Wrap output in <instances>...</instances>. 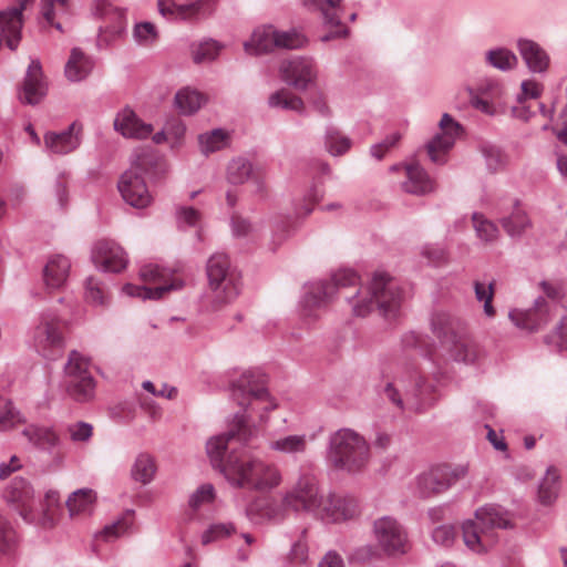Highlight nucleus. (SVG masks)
Returning a JSON list of instances; mask_svg holds the SVG:
<instances>
[{"label":"nucleus","mask_w":567,"mask_h":567,"mask_svg":"<svg viewBox=\"0 0 567 567\" xmlns=\"http://www.w3.org/2000/svg\"><path fill=\"white\" fill-rule=\"evenodd\" d=\"M154 457L148 453H140L131 468L132 478L143 485L150 484L156 474Z\"/></svg>","instance_id":"37998d69"},{"label":"nucleus","mask_w":567,"mask_h":567,"mask_svg":"<svg viewBox=\"0 0 567 567\" xmlns=\"http://www.w3.org/2000/svg\"><path fill=\"white\" fill-rule=\"evenodd\" d=\"M277 48L281 49H300L307 42L305 35L296 31H277L276 30Z\"/></svg>","instance_id":"bf43d9fd"},{"label":"nucleus","mask_w":567,"mask_h":567,"mask_svg":"<svg viewBox=\"0 0 567 567\" xmlns=\"http://www.w3.org/2000/svg\"><path fill=\"white\" fill-rule=\"evenodd\" d=\"M114 128L124 137L146 138L153 132V126L143 122L136 113L125 107L116 114L114 118Z\"/></svg>","instance_id":"bb28decb"},{"label":"nucleus","mask_w":567,"mask_h":567,"mask_svg":"<svg viewBox=\"0 0 567 567\" xmlns=\"http://www.w3.org/2000/svg\"><path fill=\"white\" fill-rule=\"evenodd\" d=\"M269 449L274 452L298 456L307 452L308 439L306 434H289L269 442Z\"/></svg>","instance_id":"58836bf2"},{"label":"nucleus","mask_w":567,"mask_h":567,"mask_svg":"<svg viewBox=\"0 0 567 567\" xmlns=\"http://www.w3.org/2000/svg\"><path fill=\"white\" fill-rule=\"evenodd\" d=\"M480 151L491 173L501 172L507 166L508 156L499 146L492 143H482Z\"/></svg>","instance_id":"49530a36"},{"label":"nucleus","mask_w":567,"mask_h":567,"mask_svg":"<svg viewBox=\"0 0 567 567\" xmlns=\"http://www.w3.org/2000/svg\"><path fill=\"white\" fill-rule=\"evenodd\" d=\"M509 513L498 505H485L475 511L474 518L462 524L464 545L475 554L487 553L497 542V530L512 528Z\"/></svg>","instance_id":"20e7f679"},{"label":"nucleus","mask_w":567,"mask_h":567,"mask_svg":"<svg viewBox=\"0 0 567 567\" xmlns=\"http://www.w3.org/2000/svg\"><path fill=\"white\" fill-rule=\"evenodd\" d=\"M560 474L555 466H548L538 486V501L543 505L553 504L558 497Z\"/></svg>","instance_id":"ea45409f"},{"label":"nucleus","mask_w":567,"mask_h":567,"mask_svg":"<svg viewBox=\"0 0 567 567\" xmlns=\"http://www.w3.org/2000/svg\"><path fill=\"white\" fill-rule=\"evenodd\" d=\"M323 496L319 493L315 477L302 475L295 487L287 492L282 498V505L295 512H308L318 516L323 504Z\"/></svg>","instance_id":"f8f14e48"},{"label":"nucleus","mask_w":567,"mask_h":567,"mask_svg":"<svg viewBox=\"0 0 567 567\" xmlns=\"http://www.w3.org/2000/svg\"><path fill=\"white\" fill-rule=\"evenodd\" d=\"M546 342L554 344L560 351H567V315L560 320L555 331L546 338Z\"/></svg>","instance_id":"774afa93"},{"label":"nucleus","mask_w":567,"mask_h":567,"mask_svg":"<svg viewBox=\"0 0 567 567\" xmlns=\"http://www.w3.org/2000/svg\"><path fill=\"white\" fill-rule=\"evenodd\" d=\"M517 49L530 72L545 73L548 70L550 58L537 42L529 39H518Z\"/></svg>","instance_id":"7c9ffc66"},{"label":"nucleus","mask_w":567,"mask_h":567,"mask_svg":"<svg viewBox=\"0 0 567 567\" xmlns=\"http://www.w3.org/2000/svg\"><path fill=\"white\" fill-rule=\"evenodd\" d=\"M22 435L35 447L52 453L61 443L58 433L50 426L30 424L22 431Z\"/></svg>","instance_id":"72a5a7b5"},{"label":"nucleus","mask_w":567,"mask_h":567,"mask_svg":"<svg viewBox=\"0 0 567 567\" xmlns=\"http://www.w3.org/2000/svg\"><path fill=\"white\" fill-rule=\"evenodd\" d=\"M503 216L499 223L505 233L512 238H520L523 234L532 226V221L519 200L515 199L511 207L502 209Z\"/></svg>","instance_id":"cd10ccee"},{"label":"nucleus","mask_w":567,"mask_h":567,"mask_svg":"<svg viewBox=\"0 0 567 567\" xmlns=\"http://www.w3.org/2000/svg\"><path fill=\"white\" fill-rule=\"evenodd\" d=\"M140 277L145 284L154 285V287L136 286L127 284L123 287V291L131 297L141 299L158 300L173 290H179L183 287V280L174 276V274L158 265L148 264L141 268Z\"/></svg>","instance_id":"423d86ee"},{"label":"nucleus","mask_w":567,"mask_h":567,"mask_svg":"<svg viewBox=\"0 0 567 567\" xmlns=\"http://www.w3.org/2000/svg\"><path fill=\"white\" fill-rule=\"evenodd\" d=\"M374 535L379 547L389 556L406 553L408 536L396 519L384 516L374 522Z\"/></svg>","instance_id":"4468645a"},{"label":"nucleus","mask_w":567,"mask_h":567,"mask_svg":"<svg viewBox=\"0 0 567 567\" xmlns=\"http://www.w3.org/2000/svg\"><path fill=\"white\" fill-rule=\"evenodd\" d=\"M450 357L464 364H477L484 357V350L474 340L460 334L449 347Z\"/></svg>","instance_id":"473e14b6"},{"label":"nucleus","mask_w":567,"mask_h":567,"mask_svg":"<svg viewBox=\"0 0 567 567\" xmlns=\"http://www.w3.org/2000/svg\"><path fill=\"white\" fill-rule=\"evenodd\" d=\"M132 514L133 512H127L113 523L105 525L104 528L96 535V537L102 538L105 542H110L123 536L133 525Z\"/></svg>","instance_id":"3c124183"},{"label":"nucleus","mask_w":567,"mask_h":567,"mask_svg":"<svg viewBox=\"0 0 567 567\" xmlns=\"http://www.w3.org/2000/svg\"><path fill=\"white\" fill-rule=\"evenodd\" d=\"M280 76L288 85L299 91L307 90L317 80L318 70L312 59L295 56L281 62Z\"/></svg>","instance_id":"dca6fc26"},{"label":"nucleus","mask_w":567,"mask_h":567,"mask_svg":"<svg viewBox=\"0 0 567 567\" xmlns=\"http://www.w3.org/2000/svg\"><path fill=\"white\" fill-rule=\"evenodd\" d=\"M229 390L233 400L243 408L252 405L254 402L265 403L261 408L264 413H268L276 408V404L269 400V393L264 385L262 377L256 372H243L230 382Z\"/></svg>","instance_id":"9b49d317"},{"label":"nucleus","mask_w":567,"mask_h":567,"mask_svg":"<svg viewBox=\"0 0 567 567\" xmlns=\"http://www.w3.org/2000/svg\"><path fill=\"white\" fill-rule=\"evenodd\" d=\"M3 498L27 523L34 522V489L23 477H14L4 488Z\"/></svg>","instance_id":"2eb2a0df"},{"label":"nucleus","mask_w":567,"mask_h":567,"mask_svg":"<svg viewBox=\"0 0 567 567\" xmlns=\"http://www.w3.org/2000/svg\"><path fill=\"white\" fill-rule=\"evenodd\" d=\"M85 299L93 305H104L106 295L101 284L93 277L86 279Z\"/></svg>","instance_id":"0e129e2a"},{"label":"nucleus","mask_w":567,"mask_h":567,"mask_svg":"<svg viewBox=\"0 0 567 567\" xmlns=\"http://www.w3.org/2000/svg\"><path fill=\"white\" fill-rule=\"evenodd\" d=\"M226 178L233 185H243L251 178L257 192L262 193L266 189L262 178L257 173H254L252 163L241 156L233 158L228 163Z\"/></svg>","instance_id":"c756f323"},{"label":"nucleus","mask_w":567,"mask_h":567,"mask_svg":"<svg viewBox=\"0 0 567 567\" xmlns=\"http://www.w3.org/2000/svg\"><path fill=\"white\" fill-rule=\"evenodd\" d=\"M432 385L427 384L421 377L415 381V388L412 392L405 393L403 399L393 383H388L384 388L385 396L399 409H409L412 411H421L431 405L434 401L430 396Z\"/></svg>","instance_id":"6ab92c4d"},{"label":"nucleus","mask_w":567,"mask_h":567,"mask_svg":"<svg viewBox=\"0 0 567 567\" xmlns=\"http://www.w3.org/2000/svg\"><path fill=\"white\" fill-rule=\"evenodd\" d=\"M472 220L476 235L481 240L492 243L498 238L499 231L497 226L484 215L474 213Z\"/></svg>","instance_id":"603ef678"},{"label":"nucleus","mask_w":567,"mask_h":567,"mask_svg":"<svg viewBox=\"0 0 567 567\" xmlns=\"http://www.w3.org/2000/svg\"><path fill=\"white\" fill-rule=\"evenodd\" d=\"M166 172L167 164L162 156L153 152L138 154L117 182V189L123 200L136 209L148 207L153 197L146 186L144 175L159 179Z\"/></svg>","instance_id":"7ed1b4c3"},{"label":"nucleus","mask_w":567,"mask_h":567,"mask_svg":"<svg viewBox=\"0 0 567 567\" xmlns=\"http://www.w3.org/2000/svg\"><path fill=\"white\" fill-rule=\"evenodd\" d=\"M204 102L205 99L202 93L189 87L179 90L175 95V105L184 115L197 112Z\"/></svg>","instance_id":"de8ad7c7"},{"label":"nucleus","mask_w":567,"mask_h":567,"mask_svg":"<svg viewBox=\"0 0 567 567\" xmlns=\"http://www.w3.org/2000/svg\"><path fill=\"white\" fill-rule=\"evenodd\" d=\"M433 334L449 347L461 334L462 322L446 311H436L431 319Z\"/></svg>","instance_id":"2f4dec72"},{"label":"nucleus","mask_w":567,"mask_h":567,"mask_svg":"<svg viewBox=\"0 0 567 567\" xmlns=\"http://www.w3.org/2000/svg\"><path fill=\"white\" fill-rule=\"evenodd\" d=\"M133 38L140 45H152L158 38L156 27L151 22H140L133 28Z\"/></svg>","instance_id":"13d9d810"},{"label":"nucleus","mask_w":567,"mask_h":567,"mask_svg":"<svg viewBox=\"0 0 567 567\" xmlns=\"http://www.w3.org/2000/svg\"><path fill=\"white\" fill-rule=\"evenodd\" d=\"M93 60L87 56L81 49L74 48L65 64V76L72 82L84 80L92 71Z\"/></svg>","instance_id":"e433bc0d"},{"label":"nucleus","mask_w":567,"mask_h":567,"mask_svg":"<svg viewBox=\"0 0 567 567\" xmlns=\"http://www.w3.org/2000/svg\"><path fill=\"white\" fill-rule=\"evenodd\" d=\"M60 506L59 492L49 489L44 495V502L41 504V509L34 508V522H30L31 525L39 526L41 528H52L55 525V508Z\"/></svg>","instance_id":"4c0bfd02"},{"label":"nucleus","mask_w":567,"mask_h":567,"mask_svg":"<svg viewBox=\"0 0 567 567\" xmlns=\"http://www.w3.org/2000/svg\"><path fill=\"white\" fill-rule=\"evenodd\" d=\"M90 360L78 351H71L64 367L66 391L71 398L85 402L94 396L95 381L89 371Z\"/></svg>","instance_id":"1a4fd4ad"},{"label":"nucleus","mask_w":567,"mask_h":567,"mask_svg":"<svg viewBox=\"0 0 567 567\" xmlns=\"http://www.w3.org/2000/svg\"><path fill=\"white\" fill-rule=\"evenodd\" d=\"M224 45L213 39H207L192 45L193 61L197 64L214 61Z\"/></svg>","instance_id":"09e8293b"},{"label":"nucleus","mask_w":567,"mask_h":567,"mask_svg":"<svg viewBox=\"0 0 567 567\" xmlns=\"http://www.w3.org/2000/svg\"><path fill=\"white\" fill-rule=\"evenodd\" d=\"M229 143L230 134L223 128H214L198 135L199 151L205 156L226 148Z\"/></svg>","instance_id":"a19ab883"},{"label":"nucleus","mask_w":567,"mask_h":567,"mask_svg":"<svg viewBox=\"0 0 567 567\" xmlns=\"http://www.w3.org/2000/svg\"><path fill=\"white\" fill-rule=\"evenodd\" d=\"M71 7V0H41L40 11L42 17L48 23H52L53 20L61 14L69 12Z\"/></svg>","instance_id":"5fc2aeb1"},{"label":"nucleus","mask_w":567,"mask_h":567,"mask_svg":"<svg viewBox=\"0 0 567 567\" xmlns=\"http://www.w3.org/2000/svg\"><path fill=\"white\" fill-rule=\"evenodd\" d=\"M38 351L47 359L54 360L63 346L60 324L55 319L42 318L34 331Z\"/></svg>","instance_id":"5701e85b"},{"label":"nucleus","mask_w":567,"mask_h":567,"mask_svg":"<svg viewBox=\"0 0 567 567\" xmlns=\"http://www.w3.org/2000/svg\"><path fill=\"white\" fill-rule=\"evenodd\" d=\"M474 291L475 297L478 301L484 302V313L487 317H494L495 316V309L492 306V299L494 296V282H481L475 281L474 282Z\"/></svg>","instance_id":"4d7b16f0"},{"label":"nucleus","mask_w":567,"mask_h":567,"mask_svg":"<svg viewBox=\"0 0 567 567\" xmlns=\"http://www.w3.org/2000/svg\"><path fill=\"white\" fill-rule=\"evenodd\" d=\"M48 93V83L43 76L39 60H32L19 92V100L29 105L39 104Z\"/></svg>","instance_id":"b1692460"},{"label":"nucleus","mask_w":567,"mask_h":567,"mask_svg":"<svg viewBox=\"0 0 567 567\" xmlns=\"http://www.w3.org/2000/svg\"><path fill=\"white\" fill-rule=\"evenodd\" d=\"M96 493L92 488H80L68 497L65 505L71 518L89 516L93 513Z\"/></svg>","instance_id":"f704fd0d"},{"label":"nucleus","mask_w":567,"mask_h":567,"mask_svg":"<svg viewBox=\"0 0 567 567\" xmlns=\"http://www.w3.org/2000/svg\"><path fill=\"white\" fill-rule=\"evenodd\" d=\"M439 126L441 132L427 142L425 148L431 162L443 165L447 161V153L462 135L463 127L447 113L442 115Z\"/></svg>","instance_id":"ddd939ff"},{"label":"nucleus","mask_w":567,"mask_h":567,"mask_svg":"<svg viewBox=\"0 0 567 567\" xmlns=\"http://www.w3.org/2000/svg\"><path fill=\"white\" fill-rule=\"evenodd\" d=\"M323 144L330 155L341 156L351 148L352 141L338 128L328 126L324 132Z\"/></svg>","instance_id":"a18cd8bd"},{"label":"nucleus","mask_w":567,"mask_h":567,"mask_svg":"<svg viewBox=\"0 0 567 567\" xmlns=\"http://www.w3.org/2000/svg\"><path fill=\"white\" fill-rule=\"evenodd\" d=\"M277 48L276 30L272 27H265L254 31L250 42H245V50L248 53L260 54Z\"/></svg>","instance_id":"79ce46f5"},{"label":"nucleus","mask_w":567,"mask_h":567,"mask_svg":"<svg viewBox=\"0 0 567 567\" xmlns=\"http://www.w3.org/2000/svg\"><path fill=\"white\" fill-rule=\"evenodd\" d=\"M207 277L217 305L231 302L239 293V277L230 269L227 255L217 252L207 261Z\"/></svg>","instance_id":"0eeeda50"},{"label":"nucleus","mask_w":567,"mask_h":567,"mask_svg":"<svg viewBox=\"0 0 567 567\" xmlns=\"http://www.w3.org/2000/svg\"><path fill=\"white\" fill-rule=\"evenodd\" d=\"M358 513L357 499L351 496L331 494L323 498L318 517L327 522H339L352 518Z\"/></svg>","instance_id":"a878e982"},{"label":"nucleus","mask_w":567,"mask_h":567,"mask_svg":"<svg viewBox=\"0 0 567 567\" xmlns=\"http://www.w3.org/2000/svg\"><path fill=\"white\" fill-rule=\"evenodd\" d=\"M83 125L74 121L62 132L49 131L44 134V150L54 155H66L76 151L82 143Z\"/></svg>","instance_id":"412c9836"},{"label":"nucleus","mask_w":567,"mask_h":567,"mask_svg":"<svg viewBox=\"0 0 567 567\" xmlns=\"http://www.w3.org/2000/svg\"><path fill=\"white\" fill-rule=\"evenodd\" d=\"M234 532H235V526L231 523L213 524L209 526V528L206 532H204V534L202 536V543L204 545H207V544L215 542L219 538L227 537Z\"/></svg>","instance_id":"680f3d73"},{"label":"nucleus","mask_w":567,"mask_h":567,"mask_svg":"<svg viewBox=\"0 0 567 567\" xmlns=\"http://www.w3.org/2000/svg\"><path fill=\"white\" fill-rule=\"evenodd\" d=\"M21 423L24 419L10 401L0 403V431H9Z\"/></svg>","instance_id":"6e6d98bb"},{"label":"nucleus","mask_w":567,"mask_h":567,"mask_svg":"<svg viewBox=\"0 0 567 567\" xmlns=\"http://www.w3.org/2000/svg\"><path fill=\"white\" fill-rule=\"evenodd\" d=\"M92 14L101 19L96 45L100 50L109 48L114 41L122 38L126 29L125 11L113 6L109 0H94L91 4Z\"/></svg>","instance_id":"6e6552de"},{"label":"nucleus","mask_w":567,"mask_h":567,"mask_svg":"<svg viewBox=\"0 0 567 567\" xmlns=\"http://www.w3.org/2000/svg\"><path fill=\"white\" fill-rule=\"evenodd\" d=\"M555 308V301L538 297L533 308L527 310L513 309L508 312V318L518 329L532 332L538 330L551 319Z\"/></svg>","instance_id":"a211bd4d"},{"label":"nucleus","mask_w":567,"mask_h":567,"mask_svg":"<svg viewBox=\"0 0 567 567\" xmlns=\"http://www.w3.org/2000/svg\"><path fill=\"white\" fill-rule=\"evenodd\" d=\"M258 430L248 422L246 411L236 413L226 433L208 440L206 451L215 468L236 487L269 492L281 484L279 467L256 457L238 454L237 446H249Z\"/></svg>","instance_id":"f257e3e1"},{"label":"nucleus","mask_w":567,"mask_h":567,"mask_svg":"<svg viewBox=\"0 0 567 567\" xmlns=\"http://www.w3.org/2000/svg\"><path fill=\"white\" fill-rule=\"evenodd\" d=\"M158 12L171 21L196 22L209 17L213 12L209 0H195L178 3L175 0H157Z\"/></svg>","instance_id":"f3484780"},{"label":"nucleus","mask_w":567,"mask_h":567,"mask_svg":"<svg viewBox=\"0 0 567 567\" xmlns=\"http://www.w3.org/2000/svg\"><path fill=\"white\" fill-rule=\"evenodd\" d=\"M313 3L321 12L324 25L333 29L320 38L322 42L348 37L349 30L341 23L342 0H313Z\"/></svg>","instance_id":"393cba45"},{"label":"nucleus","mask_w":567,"mask_h":567,"mask_svg":"<svg viewBox=\"0 0 567 567\" xmlns=\"http://www.w3.org/2000/svg\"><path fill=\"white\" fill-rule=\"evenodd\" d=\"M486 61L493 68L501 71L513 70L517 63V56L506 48H496L486 52Z\"/></svg>","instance_id":"8fccbe9b"},{"label":"nucleus","mask_w":567,"mask_h":567,"mask_svg":"<svg viewBox=\"0 0 567 567\" xmlns=\"http://www.w3.org/2000/svg\"><path fill=\"white\" fill-rule=\"evenodd\" d=\"M401 137L402 136L399 132L389 134L382 142L371 146V155L378 161H381L391 148L398 145Z\"/></svg>","instance_id":"69168bd1"},{"label":"nucleus","mask_w":567,"mask_h":567,"mask_svg":"<svg viewBox=\"0 0 567 567\" xmlns=\"http://www.w3.org/2000/svg\"><path fill=\"white\" fill-rule=\"evenodd\" d=\"M467 473V465L432 467L416 477V492L423 498L435 496L464 478Z\"/></svg>","instance_id":"9d476101"},{"label":"nucleus","mask_w":567,"mask_h":567,"mask_svg":"<svg viewBox=\"0 0 567 567\" xmlns=\"http://www.w3.org/2000/svg\"><path fill=\"white\" fill-rule=\"evenodd\" d=\"M70 268L71 262L65 256L55 255L51 257L43 269L45 286L50 289L61 288L69 277Z\"/></svg>","instance_id":"c9c22d12"},{"label":"nucleus","mask_w":567,"mask_h":567,"mask_svg":"<svg viewBox=\"0 0 567 567\" xmlns=\"http://www.w3.org/2000/svg\"><path fill=\"white\" fill-rule=\"evenodd\" d=\"M432 539L440 546L450 547L456 539V532L452 525H440L432 530Z\"/></svg>","instance_id":"338daca9"},{"label":"nucleus","mask_w":567,"mask_h":567,"mask_svg":"<svg viewBox=\"0 0 567 567\" xmlns=\"http://www.w3.org/2000/svg\"><path fill=\"white\" fill-rule=\"evenodd\" d=\"M359 277L350 269L334 272L330 280L306 285L302 308L307 316L326 307L336 295L343 297L352 307L353 315L365 317L374 308L385 318L395 317L402 301L396 281L384 272H375L367 288H359Z\"/></svg>","instance_id":"f03ea898"},{"label":"nucleus","mask_w":567,"mask_h":567,"mask_svg":"<svg viewBox=\"0 0 567 567\" xmlns=\"http://www.w3.org/2000/svg\"><path fill=\"white\" fill-rule=\"evenodd\" d=\"M328 460L337 470L355 473L368 464L370 446L354 430L340 429L330 435Z\"/></svg>","instance_id":"39448f33"},{"label":"nucleus","mask_w":567,"mask_h":567,"mask_svg":"<svg viewBox=\"0 0 567 567\" xmlns=\"http://www.w3.org/2000/svg\"><path fill=\"white\" fill-rule=\"evenodd\" d=\"M66 431L71 441L75 443L87 442L93 435V426L83 421L69 424Z\"/></svg>","instance_id":"e2e57ef3"},{"label":"nucleus","mask_w":567,"mask_h":567,"mask_svg":"<svg viewBox=\"0 0 567 567\" xmlns=\"http://www.w3.org/2000/svg\"><path fill=\"white\" fill-rule=\"evenodd\" d=\"M92 260L102 271L120 272L127 266V256L113 240H99L92 250Z\"/></svg>","instance_id":"4be33fe9"},{"label":"nucleus","mask_w":567,"mask_h":567,"mask_svg":"<svg viewBox=\"0 0 567 567\" xmlns=\"http://www.w3.org/2000/svg\"><path fill=\"white\" fill-rule=\"evenodd\" d=\"M406 179L402 183L404 192L424 196L435 190V182L427 172L419 164L411 163L405 166Z\"/></svg>","instance_id":"c85d7f7f"},{"label":"nucleus","mask_w":567,"mask_h":567,"mask_svg":"<svg viewBox=\"0 0 567 567\" xmlns=\"http://www.w3.org/2000/svg\"><path fill=\"white\" fill-rule=\"evenodd\" d=\"M215 498V488L212 484L200 485L189 497V507L194 511L205 504H209Z\"/></svg>","instance_id":"052dcab7"},{"label":"nucleus","mask_w":567,"mask_h":567,"mask_svg":"<svg viewBox=\"0 0 567 567\" xmlns=\"http://www.w3.org/2000/svg\"><path fill=\"white\" fill-rule=\"evenodd\" d=\"M268 105L271 109L290 110L299 114H303L306 111L303 100L286 89L271 93L268 97Z\"/></svg>","instance_id":"c03bdc74"},{"label":"nucleus","mask_w":567,"mask_h":567,"mask_svg":"<svg viewBox=\"0 0 567 567\" xmlns=\"http://www.w3.org/2000/svg\"><path fill=\"white\" fill-rule=\"evenodd\" d=\"M18 535L10 520L0 514V555L9 554L16 546Z\"/></svg>","instance_id":"864d4df0"},{"label":"nucleus","mask_w":567,"mask_h":567,"mask_svg":"<svg viewBox=\"0 0 567 567\" xmlns=\"http://www.w3.org/2000/svg\"><path fill=\"white\" fill-rule=\"evenodd\" d=\"M35 0H17V4L0 11V41L4 40L11 50H16L21 40L23 11Z\"/></svg>","instance_id":"aec40b11"}]
</instances>
